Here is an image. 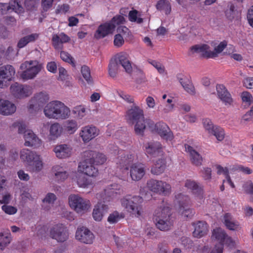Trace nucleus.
Listing matches in <instances>:
<instances>
[{"label":"nucleus","instance_id":"412c9836","mask_svg":"<svg viewBox=\"0 0 253 253\" xmlns=\"http://www.w3.org/2000/svg\"><path fill=\"white\" fill-rule=\"evenodd\" d=\"M115 26L110 22L106 23L99 26L96 30L94 37L96 39H101L105 37L110 34H112L115 30Z\"/></svg>","mask_w":253,"mask_h":253},{"label":"nucleus","instance_id":"bb28decb","mask_svg":"<svg viewBox=\"0 0 253 253\" xmlns=\"http://www.w3.org/2000/svg\"><path fill=\"white\" fill-rule=\"evenodd\" d=\"M186 152L189 153L192 163L197 166H200L202 164L203 159L200 154L189 145L185 144Z\"/></svg>","mask_w":253,"mask_h":253},{"label":"nucleus","instance_id":"9b49d317","mask_svg":"<svg viewBox=\"0 0 253 253\" xmlns=\"http://www.w3.org/2000/svg\"><path fill=\"white\" fill-rule=\"evenodd\" d=\"M93 163L87 158H84V160L78 166V172L82 173L85 175L90 177H95L98 173L97 169L93 166Z\"/></svg>","mask_w":253,"mask_h":253},{"label":"nucleus","instance_id":"0eeeda50","mask_svg":"<svg viewBox=\"0 0 253 253\" xmlns=\"http://www.w3.org/2000/svg\"><path fill=\"white\" fill-rule=\"evenodd\" d=\"M151 128V130L158 134L166 141H171L174 138L173 134L169 126L165 123L160 122Z\"/></svg>","mask_w":253,"mask_h":253},{"label":"nucleus","instance_id":"5701e85b","mask_svg":"<svg viewBox=\"0 0 253 253\" xmlns=\"http://www.w3.org/2000/svg\"><path fill=\"white\" fill-rule=\"evenodd\" d=\"M16 107L12 102L4 99H0V114L8 116L15 112Z\"/></svg>","mask_w":253,"mask_h":253},{"label":"nucleus","instance_id":"bf43d9fd","mask_svg":"<svg viewBox=\"0 0 253 253\" xmlns=\"http://www.w3.org/2000/svg\"><path fill=\"white\" fill-rule=\"evenodd\" d=\"M60 57L62 60L71 64L73 67L76 66L75 60L68 52L61 51L60 53Z\"/></svg>","mask_w":253,"mask_h":253},{"label":"nucleus","instance_id":"20e7f679","mask_svg":"<svg viewBox=\"0 0 253 253\" xmlns=\"http://www.w3.org/2000/svg\"><path fill=\"white\" fill-rule=\"evenodd\" d=\"M42 63L37 60H27L22 63L20 69L22 70L20 77L24 80H32L43 69Z\"/></svg>","mask_w":253,"mask_h":253},{"label":"nucleus","instance_id":"dca6fc26","mask_svg":"<svg viewBox=\"0 0 253 253\" xmlns=\"http://www.w3.org/2000/svg\"><path fill=\"white\" fill-rule=\"evenodd\" d=\"M129 169L130 178L133 181L141 179L146 173L145 167L141 163H135Z\"/></svg>","mask_w":253,"mask_h":253},{"label":"nucleus","instance_id":"5fc2aeb1","mask_svg":"<svg viewBox=\"0 0 253 253\" xmlns=\"http://www.w3.org/2000/svg\"><path fill=\"white\" fill-rule=\"evenodd\" d=\"M123 216L121 213L117 211H115L110 213L108 217V221L111 224H114L119 221Z\"/></svg>","mask_w":253,"mask_h":253},{"label":"nucleus","instance_id":"a211bd4d","mask_svg":"<svg viewBox=\"0 0 253 253\" xmlns=\"http://www.w3.org/2000/svg\"><path fill=\"white\" fill-rule=\"evenodd\" d=\"M84 157L87 158V160H90L96 165H103L107 161V158L104 154L92 151H85Z\"/></svg>","mask_w":253,"mask_h":253},{"label":"nucleus","instance_id":"a18cd8bd","mask_svg":"<svg viewBox=\"0 0 253 253\" xmlns=\"http://www.w3.org/2000/svg\"><path fill=\"white\" fill-rule=\"evenodd\" d=\"M227 42L226 41H224L220 42L217 45L214 44L212 45L214 46V50H211V58H215L218 56V55L225 49L227 46Z\"/></svg>","mask_w":253,"mask_h":253},{"label":"nucleus","instance_id":"39448f33","mask_svg":"<svg viewBox=\"0 0 253 253\" xmlns=\"http://www.w3.org/2000/svg\"><path fill=\"white\" fill-rule=\"evenodd\" d=\"M69 204L72 209L78 213L84 212L90 208V202L78 195H70L69 197Z\"/></svg>","mask_w":253,"mask_h":253},{"label":"nucleus","instance_id":"79ce46f5","mask_svg":"<svg viewBox=\"0 0 253 253\" xmlns=\"http://www.w3.org/2000/svg\"><path fill=\"white\" fill-rule=\"evenodd\" d=\"M179 81L184 89L189 94H195V89L191 82L187 78H179Z\"/></svg>","mask_w":253,"mask_h":253},{"label":"nucleus","instance_id":"ddd939ff","mask_svg":"<svg viewBox=\"0 0 253 253\" xmlns=\"http://www.w3.org/2000/svg\"><path fill=\"white\" fill-rule=\"evenodd\" d=\"M50 236L59 242L66 241L68 237L66 228L61 224L53 226L50 231Z\"/></svg>","mask_w":253,"mask_h":253},{"label":"nucleus","instance_id":"cd10ccee","mask_svg":"<svg viewBox=\"0 0 253 253\" xmlns=\"http://www.w3.org/2000/svg\"><path fill=\"white\" fill-rule=\"evenodd\" d=\"M194 230L193 232V236L200 238L206 235L208 232V226L203 221H198L194 224Z\"/></svg>","mask_w":253,"mask_h":253},{"label":"nucleus","instance_id":"e2e57ef3","mask_svg":"<svg viewBox=\"0 0 253 253\" xmlns=\"http://www.w3.org/2000/svg\"><path fill=\"white\" fill-rule=\"evenodd\" d=\"M2 210L6 213L9 215H12L15 214L17 211V209L16 207L4 204L1 207Z\"/></svg>","mask_w":253,"mask_h":253},{"label":"nucleus","instance_id":"7c9ffc66","mask_svg":"<svg viewBox=\"0 0 253 253\" xmlns=\"http://www.w3.org/2000/svg\"><path fill=\"white\" fill-rule=\"evenodd\" d=\"M70 40V38L63 33L53 35L52 38V44L55 49H61L62 44L68 42Z\"/></svg>","mask_w":253,"mask_h":253},{"label":"nucleus","instance_id":"473e14b6","mask_svg":"<svg viewBox=\"0 0 253 253\" xmlns=\"http://www.w3.org/2000/svg\"><path fill=\"white\" fill-rule=\"evenodd\" d=\"M15 74V70L13 66L10 65L0 67V75L7 81H11Z\"/></svg>","mask_w":253,"mask_h":253},{"label":"nucleus","instance_id":"4d7b16f0","mask_svg":"<svg viewBox=\"0 0 253 253\" xmlns=\"http://www.w3.org/2000/svg\"><path fill=\"white\" fill-rule=\"evenodd\" d=\"M148 62L154 67L160 74H165L166 73L164 66L160 62L153 60H148Z\"/></svg>","mask_w":253,"mask_h":253},{"label":"nucleus","instance_id":"0e129e2a","mask_svg":"<svg viewBox=\"0 0 253 253\" xmlns=\"http://www.w3.org/2000/svg\"><path fill=\"white\" fill-rule=\"evenodd\" d=\"M242 187L245 193L253 195V183L251 181H248L245 182Z\"/></svg>","mask_w":253,"mask_h":253},{"label":"nucleus","instance_id":"4be33fe9","mask_svg":"<svg viewBox=\"0 0 253 253\" xmlns=\"http://www.w3.org/2000/svg\"><path fill=\"white\" fill-rule=\"evenodd\" d=\"M216 91L218 98L225 105H230L232 104L233 99L230 94L224 85L222 84L217 85Z\"/></svg>","mask_w":253,"mask_h":253},{"label":"nucleus","instance_id":"3c124183","mask_svg":"<svg viewBox=\"0 0 253 253\" xmlns=\"http://www.w3.org/2000/svg\"><path fill=\"white\" fill-rule=\"evenodd\" d=\"M119 70V64L117 61H111L109 65V74L113 78L116 76Z\"/></svg>","mask_w":253,"mask_h":253},{"label":"nucleus","instance_id":"4468645a","mask_svg":"<svg viewBox=\"0 0 253 253\" xmlns=\"http://www.w3.org/2000/svg\"><path fill=\"white\" fill-rule=\"evenodd\" d=\"M76 238L82 243L90 244L93 242L94 236L87 228L82 227L77 229Z\"/></svg>","mask_w":253,"mask_h":253},{"label":"nucleus","instance_id":"864d4df0","mask_svg":"<svg viewBox=\"0 0 253 253\" xmlns=\"http://www.w3.org/2000/svg\"><path fill=\"white\" fill-rule=\"evenodd\" d=\"M210 134L215 136L218 141L223 140L225 136V133L223 129L217 126L214 127Z\"/></svg>","mask_w":253,"mask_h":253},{"label":"nucleus","instance_id":"f03ea898","mask_svg":"<svg viewBox=\"0 0 253 253\" xmlns=\"http://www.w3.org/2000/svg\"><path fill=\"white\" fill-rule=\"evenodd\" d=\"M143 199L138 196L126 195L120 200L121 206L126 211L135 217L141 215Z\"/></svg>","mask_w":253,"mask_h":253},{"label":"nucleus","instance_id":"4c0bfd02","mask_svg":"<svg viewBox=\"0 0 253 253\" xmlns=\"http://www.w3.org/2000/svg\"><path fill=\"white\" fill-rule=\"evenodd\" d=\"M222 222L226 228L231 230H236L239 227L238 222L235 221L232 216L229 213L224 214Z\"/></svg>","mask_w":253,"mask_h":253},{"label":"nucleus","instance_id":"2f4dec72","mask_svg":"<svg viewBox=\"0 0 253 253\" xmlns=\"http://www.w3.org/2000/svg\"><path fill=\"white\" fill-rule=\"evenodd\" d=\"M37 154V153L35 151L28 149H23L20 152V158L22 162L28 166Z\"/></svg>","mask_w":253,"mask_h":253},{"label":"nucleus","instance_id":"e433bc0d","mask_svg":"<svg viewBox=\"0 0 253 253\" xmlns=\"http://www.w3.org/2000/svg\"><path fill=\"white\" fill-rule=\"evenodd\" d=\"M28 166L30 167L33 171L41 170L43 167V163L41 156L37 153Z\"/></svg>","mask_w":253,"mask_h":253},{"label":"nucleus","instance_id":"2eb2a0df","mask_svg":"<svg viewBox=\"0 0 253 253\" xmlns=\"http://www.w3.org/2000/svg\"><path fill=\"white\" fill-rule=\"evenodd\" d=\"M133 124H134L135 133L140 136L143 135L144 131L147 127H149L151 129V128L154 126L153 121L145 119L144 117L134 122Z\"/></svg>","mask_w":253,"mask_h":253},{"label":"nucleus","instance_id":"c85d7f7f","mask_svg":"<svg viewBox=\"0 0 253 253\" xmlns=\"http://www.w3.org/2000/svg\"><path fill=\"white\" fill-rule=\"evenodd\" d=\"M191 51L193 53L200 54L206 57L211 58V50L208 44H203L193 46L191 48Z\"/></svg>","mask_w":253,"mask_h":253},{"label":"nucleus","instance_id":"c9c22d12","mask_svg":"<svg viewBox=\"0 0 253 253\" xmlns=\"http://www.w3.org/2000/svg\"><path fill=\"white\" fill-rule=\"evenodd\" d=\"M28 166L30 167L33 171L41 170L43 167V163L41 156L37 153Z\"/></svg>","mask_w":253,"mask_h":253},{"label":"nucleus","instance_id":"a19ab883","mask_svg":"<svg viewBox=\"0 0 253 253\" xmlns=\"http://www.w3.org/2000/svg\"><path fill=\"white\" fill-rule=\"evenodd\" d=\"M76 180L78 186L81 188H86L92 184L91 180L86 178L85 174L78 172L76 175Z\"/></svg>","mask_w":253,"mask_h":253},{"label":"nucleus","instance_id":"9d476101","mask_svg":"<svg viewBox=\"0 0 253 253\" xmlns=\"http://www.w3.org/2000/svg\"><path fill=\"white\" fill-rule=\"evenodd\" d=\"M100 130L93 125H87L82 127L79 135L84 143H87L99 135Z\"/></svg>","mask_w":253,"mask_h":253},{"label":"nucleus","instance_id":"f3484780","mask_svg":"<svg viewBox=\"0 0 253 253\" xmlns=\"http://www.w3.org/2000/svg\"><path fill=\"white\" fill-rule=\"evenodd\" d=\"M211 238L212 241L218 242L220 245L218 247H216L212 251H215V253H217V250L219 248L222 247V251H223V244L225 240L230 239L226 234L224 230L221 228H216L214 229L212 232Z\"/></svg>","mask_w":253,"mask_h":253},{"label":"nucleus","instance_id":"58836bf2","mask_svg":"<svg viewBox=\"0 0 253 253\" xmlns=\"http://www.w3.org/2000/svg\"><path fill=\"white\" fill-rule=\"evenodd\" d=\"M156 7L157 10L166 15L169 14L171 11V4L169 0H159Z\"/></svg>","mask_w":253,"mask_h":253},{"label":"nucleus","instance_id":"1a4fd4ad","mask_svg":"<svg viewBox=\"0 0 253 253\" xmlns=\"http://www.w3.org/2000/svg\"><path fill=\"white\" fill-rule=\"evenodd\" d=\"M176 199L179 204V207L177 209L178 213L183 218L191 217L194 212L192 209L187 207L190 201L189 197L179 194L177 196Z\"/></svg>","mask_w":253,"mask_h":253},{"label":"nucleus","instance_id":"b1692460","mask_svg":"<svg viewBox=\"0 0 253 253\" xmlns=\"http://www.w3.org/2000/svg\"><path fill=\"white\" fill-rule=\"evenodd\" d=\"M49 99L48 94L45 92H40L36 94L30 101V108L34 106H41L47 102Z\"/></svg>","mask_w":253,"mask_h":253},{"label":"nucleus","instance_id":"c756f323","mask_svg":"<svg viewBox=\"0 0 253 253\" xmlns=\"http://www.w3.org/2000/svg\"><path fill=\"white\" fill-rule=\"evenodd\" d=\"M166 167V161L164 158H161L154 161L153 165L151 168V172L155 175L162 173Z\"/></svg>","mask_w":253,"mask_h":253},{"label":"nucleus","instance_id":"de8ad7c7","mask_svg":"<svg viewBox=\"0 0 253 253\" xmlns=\"http://www.w3.org/2000/svg\"><path fill=\"white\" fill-rule=\"evenodd\" d=\"M226 18L230 20H232L238 16V12L235 10V7L233 4H230L228 5L227 9L225 11Z\"/></svg>","mask_w":253,"mask_h":253},{"label":"nucleus","instance_id":"6e6d98bb","mask_svg":"<svg viewBox=\"0 0 253 253\" xmlns=\"http://www.w3.org/2000/svg\"><path fill=\"white\" fill-rule=\"evenodd\" d=\"M81 74L84 79L88 83L92 82L89 68L86 66H83L81 68Z\"/></svg>","mask_w":253,"mask_h":253},{"label":"nucleus","instance_id":"680f3d73","mask_svg":"<svg viewBox=\"0 0 253 253\" xmlns=\"http://www.w3.org/2000/svg\"><path fill=\"white\" fill-rule=\"evenodd\" d=\"M243 102L247 105H250L253 101V98L251 93L247 91H244L241 94Z\"/></svg>","mask_w":253,"mask_h":253},{"label":"nucleus","instance_id":"72a5a7b5","mask_svg":"<svg viewBox=\"0 0 253 253\" xmlns=\"http://www.w3.org/2000/svg\"><path fill=\"white\" fill-rule=\"evenodd\" d=\"M11 234L8 229H3L0 233V251H2L11 242Z\"/></svg>","mask_w":253,"mask_h":253},{"label":"nucleus","instance_id":"f8f14e48","mask_svg":"<svg viewBox=\"0 0 253 253\" xmlns=\"http://www.w3.org/2000/svg\"><path fill=\"white\" fill-rule=\"evenodd\" d=\"M144 117L143 109L136 104H133L127 110L125 115L126 120L129 124H133L134 122Z\"/></svg>","mask_w":253,"mask_h":253},{"label":"nucleus","instance_id":"393cba45","mask_svg":"<svg viewBox=\"0 0 253 253\" xmlns=\"http://www.w3.org/2000/svg\"><path fill=\"white\" fill-rule=\"evenodd\" d=\"M117 62L118 64L122 65L127 73H131L132 72L131 63L129 60V56L126 53L121 52L118 54Z\"/></svg>","mask_w":253,"mask_h":253},{"label":"nucleus","instance_id":"a878e982","mask_svg":"<svg viewBox=\"0 0 253 253\" xmlns=\"http://www.w3.org/2000/svg\"><path fill=\"white\" fill-rule=\"evenodd\" d=\"M135 156L132 154H126L120 157L118 164L121 169L128 170L131 165L135 164Z\"/></svg>","mask_w":253,"mask_h":253},{"label":"nucleus","instance_id":"6ab92c4d","mask_svg":"<svg viewBox=\"0 0 253 253\" xmlns=\"http://www.w3.org/2000/svg\"><path fill=\"white\" fill-rule=\"evenodd\" d=\"M56 156L59 159L70 157L72 154V148L66 144L56 145L53 148Z\"/></svg>","mask_w":253,"mask_h":253},{"label":"nucleus","instance_id":"423d86ee","mask_svg":"<svg viewBox=\"0 0 253 253\" xmlns=\"http://www.w3.org/2000/svg\"><path fill=\"white\" fill-rule=\"evenodd\" d=\"M18 132L24 134V145L27 147H39L42 144L41 140L31 130H26L22 125L18 126Z\"/></svg>","mask_w":253,"mask_h":253},{"label":"nucleus","instance_id":"603ef678","mask_svg":"<svg viewBox=\"0 0 253 253\" xmlns=\"http://www.w3.org/2000/svg\"><path fill=\"white\" fill-rule=\"evenodd\" d=\"M217 169L218 174H224L226 175L227 182L230 185L232 188H234L235 186L233 182L232 181L230 177L228 175V169L226 168H223L220 166H218L217 167Z\"/></svg>","mask_w":253,"mask_h":253},{"label":"nucleus","instance_id":"49530a36","mask_svg":"<svg viewBox=\"0 0 253 253\" xmlns=\"http://www.w3.org/2000/svg\"><path fill=\"white\" fill-rule=\"evenodd\" d=\"M78 128L77 123L73 120H68L66 122L65 130L68 134L74 133Z\"/></svg>","mask_w":253,"mask_h":253},{"label":"nucleus","instance_id":"774afa93","mask_svg":"<svg viewBox=\"0 0 253 253\" xmlns=\"http://www.w3.org/2000/svg\"><path fill=\"white\" fill-rule=\"evenodd\" d=\"M145 103L147 108L148 109H153L155 108L156 105L155 100L151 96H148L145 98Z\"/></svg>","mask_w":253,"mask_h":253},{"label":"nucleus","instance_id":"338daca9","mask_svg":"<svg viewBox=\"0 0 253 253\" xmlns=\"http://www.w3.org/2000/svg\"><path fill=\"white\" fill-rule=\"evenodd\" d=\"M166 102L168 103L167 105H166L165 107L163 109V112L165 113H169L174 108V104L173 102V98L172 97H169L167 99Z\"/></svg>","mask_w":253,"mask_h":253},{"label":"nucleus","instance_id":"ea45409f","mask_svg":"<svg viewBox=\"0 0 253 253\" xmlns=\"http://www.w3.org/2000/svg\"><path fill=\"white\" fill-rule=\"evenodd\" d=\"M39 36L38 34L34 33L22 38L17 43V47L19 48L25 47L28 43L35 41Z\"/></svg>","mask_w":253,"mask_h":253},{"label":"nucleus","instance_id":"aec40b11","mask_svg":"<svg viewBox=\"0 0 253 253\" xmlns=\"http://www.w3.org/2000/svg\"><path fill=\"white\" fill-rule=\"evenodd\" d=\"M144 148L146 153L151 156L155 157L164 155L162 145L159 142H148L144 145Z\"/></svg>","mask_w":253,"mask_h":253},{"label":"nucleus","instance_id":"7ed1b4c3","mask_svg":"<svg viewBox=\"0 0 253 253\" xmlns=\"http://www.w3.org/2000/svg\"><path fill=\"white\" fill-rule=\"evenodd\" d=\"M171 214V211L169 207H164L157 210L154 216V221L157 228L163 231L170 230L173 224Z\"/></svg>","mask_w":253,"mask_h":253},{"label":"nucleus","instance_id":"052dcab7","mask_svg":"<svg viewBox=\"0 0 253 253\" xmlns=\"http://www.w3.org/2000/svg\"><path fill=\"white\" fill-rule=\"evenodd\" d=\"M56 200V195L53 193H49L45 196V198L42 200V202L44 205H51L54 203V201Z\"/></svg>","mask_w":253,"mask_h":253},{"label":"nucleus","instance_id":"f257e3e1","mask_svg":"<svg viewBox=\"0 0 253 253\" xmlns=\"http://www.w3.org/2000/svg\"><path fill=\"white\" fill-rule=\"evenodd\" d=\"M43 113L49 119L65 120L71 115V110L64 103L58 100L49 102L44 107Z\"/></svg>","mask_w":253,"mask_h":253},{"label":"nucleus","instance_id":"f704fd0d","mask_svg":"<svg viewBox=\"0 0 253 253\" xmlns=\"http://www.w3.org/2000/svg\"><path fill=\"white\" fill-rule=\"evenodd\" d=\"M62 132V126L57 123H53L49 127V139L55 140L61 135Z\"/></svg>","mask_w":253,"mask_h":253},{"label":"nucleus","instance_id":"8fccbe9b","mask_svg":"<svg viewBox=\"0 0 253 253\" xmlns=\"http://www.w3.org/2000/svg\"><path fill=\"white\" fill-rule=\"evenodd\" d=\"M61 168L57 166L54 167L52 170L54 173L56 178L58 180H63L66 179L68 177V174L65 171L60 170Z\"/></svg>","mask_w":253,"mask_h":253},{"label":"nucleus","instance_id":"6e6552de","mask_svg":"<svg viewBox=\"0 0 253 253\" xmlns=\"http://www.w3.org/2000/svg\"><path fill=\"white\" fill-rule=\"evenodd\" d=\"M147 185L151 191L164 195H169L171 191L170 185L163 181L151 179L148 182Z\"/></svg>","mask_w":253,"mask_h":253},{"label":"nucleus","instance_id":"37998d69","mask_svg":"<svg viewBox=\"0 0 253 253\" xmlns=\"http://www.w3.org/2000/svg\"><path fill=\"white\" fill-rule=\"evenodd\" d=\"M8 7V10L11 9L18 14H21L24 12V8L20 0H10Z\"/></svg>","mask_w":253,"mask_h":253},{"label":"nucleus","instance_id":"c03bdc74","mask_svg":"<svg viewBox=\"0 0 253 253\" xmlns=\"http://www.w3.org/2000/svg\"><path fill=\"white\" fill-rule=\"evenodd\" d=\"M73 113L78 119H82L87 114V109L84 105H79L74 107Z\"/></svg>","mask_w":253,"mask_h":253},{"label":"nucleus","instance_id":"13d9d810","mask_svg":"<svg viewBox=\"0 0 253 253\" xmlns=\"http://www.w3.org/2000/svg\"><path fill=\"white\" fill-rule=\"evenodd\" d=\"M21 85L17 83H14L10 86V91L16 97L20 98V96L21 95L20 94L21 93Z\"/></svg>","mask_w":253,"mask_h":253},{"label":"nucleus","instance_id":"09e8293b","mask_svg":"<svg viewBox=\"0 0 253 253\" xmlns=\"http://www.w3.org/2000/svg\"><path fill=\"white\" fill-rule=\"evenodd\" d=\"M103 207L100 204L95 207L92 212V216L95 220L100 221L102 220L103 216Z\"/></svg>","mask_w":253,"mask_h":253},{"label":"nucleus","instance_id":"69168bd1","mask_svg":"<svg viewBox=\"0 0 253 253\" xmlns=\"http://www.w3.org/2000/svg\"><path fill=\"white\" fill-rule=\"evenodd\" d=\"M125 22V19L124 16L121 15H118L114 17L110 22V23H112L116 27L117 25L124 24Z\"/></svg>","mask_w":253,"mask_h":253}]
</instances>
